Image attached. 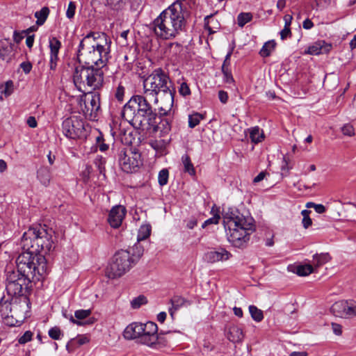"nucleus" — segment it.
Returning a JSON list of instances; mask_svg holds the SVG:
<instances>
[{"label": "nucleus", "mask_w": 356, "mask_h": 356, "mask_svg": "<svg viewBox=\"0 0 356 356\" xmlns=\"http://www.w3.org/2000/svg\"><path fill=\"white\" fill-rule=\"evenodd\" d=\"M13 82L12 81H8L5 83L4 89L2 90L1 92L4 94L6 97L10 95L13 92Z\"/></svg>", "instance_id": "49"}, {"label": "nucleus", "mask_w": 356, "mask_h": 356, "mask_svg": "<svg viewBox=\"0 0 356 356\" xmlns=\"http://www.w3.org/2000/svg\"><path fill=\"white\" fill-rule=\"evenodd\" d=\"M314 26V23L309 19H306L302 22V27L305 29L309 30Z\"/></svg>", "instance_id": "62"}, {"label": "nucleus", "mask_w": 356, "mask_h": 356, "mask_svg": "<svg viewBox=\"0 0 356 356\" xmlns=\"http://www.w3.org/2000/svg\"><path fill=\"white\" fill-rule=\"evenodd\" d=\"M222 216L228 241L236 248L243 247L255 230L254 219L251 216H245L236 209H228Z\"/></svg>", "instance_id": "3"}, {"label": "nucleus", "mask_w": 356, "mask_h": 356, "mask_svg": "<svg viewBox=\"0 0 356 356\" xmlns=\"http://www.w3.org/2000/svg\"><path fill=\"white\" fill-rule=\"evenodd\" d=\"M125 5L126 0H106V6L113 10H121Z\"/></svg>", "instance_id": "36"}, {"label": "nucleus", "mask_w": 356, "mask_h": 356, "mask_svg": "<svg viewBox=\"0 0 356 356\" xmlns=\"http://www.w3.org/2000/svg\"><path fill=\"white\" fill-rule=\"evenodd\" d=\"M197 224V221L195 218H190L186 222V227L188 229H193Z\"/></svg>", "instance_id": "63"}, {"label": "nucleus", "mask_w": 356, "mask_h": 356, "mask_svg": "<svg viewBox=\"0 0 356 356\" xmlns=\"http://www.w3.org/2000/svg\"><path fill=\"white\" fill-rule=\"evenodd\" d=\"M92 312L90 309H79L76 310L74 313V317L77 318L78 321L84 320L88 318Z\"/></svg>", "instance_id": "45"}, {"label": "nucleus", "mask_w": 356, "mask_h": 356, "mask_svg": "<svg viewBox=\"0 0 356 356\" xmlns=\"http://www.w3.org/2000/svg\"><path fill=\"white\" fill-rule=\"evenodd\" d=\"M96 146L102 152L109 149V145L105 143V139L102 133H99V136L96 137Z\"/></svg>", "instance_id": "39"}, {"label": "nucleus", "mask_w": 356, "mask_h": 356, "mask_svg": "<svg viewBox=\"0 0 356 356\" xmlns=\"http://www.w3.org/2000/svg\"><path fill=\"white\" fill-rule=\"evenodd\" d=\"M49 336L52 339H54V340H58L60 339V337L61 335H63L61 332V330L59 327H51L49 330Z\"/></svg>", "instance_id": "46"}, {"label": "nucleus", "mask_w": 356, "mask_h": 356, "mask_svg": "<svg viewBox=\"0 0 356 356\" xmlns=\"http://www.w3.org/2000/svg\"><path fill=\"white\" fill-rule=\"evenodd\" d=\"M332 312L336 316L346 318L354 316L353 301H338L331 307Z\"/></svg>", "instance_id": "17"}, {"label": "nucleus", "mask_w": 356, "mask_h": 356, "mask_svg": "<svg viewBox=\"0 0 356 356\" xmlns=\"http://www.w3.org/2000/svg\"><path fill=\"white\" fill-rule=\"evenodd\" d=\"M49 8L44 6L40 10L35 13L34 16L37 19L36 24L38 26H42L44 24L49 15Z\"/></svg>", "instance_id": "28"}, {"label": "nucleus", "mask_w": 356, "mask_h": 356, "mask_svg": "<svg viewBox=\"0 0 356 356\" xmlns=\"http://www.w3.org/2000/svg\"><path fill=\"white\" fill-rule=\"evenodd\" d=\"M127 213V209L122 205H116L111 208L108 216V222L113 228H118L121 226Z\"/></svg>", "instance_id": "16"}, {"label": "nucleus", "mask_w": 356, "mask_h": 356, "mask_svg": "<svg viewBox=\"0 0 356 356\" xmlns=\"http://www.w3.org/2000/svg\"><path fill=\"white\" fill-rule=\"evenodd\" d=\"M275 46L276 42L273 40L265 42L259 51V55L264 58L268 57L274 51Z\"/></svg>", "instance_id": "29"}, {"label": "nucleus", "mask_w": 356, "mask_h": 356, "mask_svg": "<svg viewBox=\"0 0 356 356\" xmlns=\"http://www.w3.org/2000/svg\"><path fill=\"white\" fill-rule=\"evenodd\" d=\"M179 92L181 95L186 97L191 95V90L188 85L186 82L181 83L179 88Z\"/></svg>", "instance_id": "51"}, {"label": "nucleus", "mask_w": 356, "mask_h": 356, "mask_svg": "<svg viewBox=\"0 0 356 356\" xmlns=\"http://www.w3.org/2000/svg\"><path fill=\"white\" fill-rule=\"evenodd\" d=\"M102 67H76L73 74L74 84L79 90L86 86L92 90L100 88L104 83Z\"/></svg>", "instance_id": "9"}, {"label": "nucleus", "mask_w": 356, "mask_h": 356, "mask_svg": "<svg viewBox=\"0 0 356 356\" xmlns=\"http://www.w3.org/2000/svg\"><path fill=\"white\" fill-rule=\"evenodd\" d=\"M50 59L49 67L51 70H55L57 65L58 54L61 47V42L56 37L49 38Z\"/></svg>", "instance_id": "21"}, {"label": "nucleus", "mask_w": 356, "mask_h": 356, "mask_svg": "<svg viewBox=\"0 0 356 356\" xmlns=\"http://www.w3.org/2000/svg\"><path fill=\"white\" fill-rule=\"evenodd\" d=\"M22 250L15 260L16 273L34 282L43 280L49 270L44 255L38 254L30 249Z\"/></svg>", "instance_id": "4"}, {"label": "nucleus", "mask_w": 356, "mask_h": 356, "mask_svg": "<svg viewBox=\"0 0 356 356\" xmlns=\"http://www.w3.org/2000/svg\"><path fill=\"white\" fill-rule=\"evenodd\" d=\"M252 19V15L250 13H241L237 17V23L240 27H243L248 22Z\"/></svg>", "instance_id": "37"}, {"label": "nucleus", "mask_w": 356, "mask_h": 356, "mask_svg": "<svg viewBox=\"0 0 356 356\" xmlns=\"http://www.w3.org/2000/svg\"><path fill=\"white\" fill-rule=\"evenodd\" d=\"M224 81L227 83H232L234 81L230 70H222Z\"/></svg>", "instance_id": "54"}, {"label": "nucleus", "mask_w": 356, "mask_h": 356, "mask_svg": "<svg viewBox=\"0 0 356 356\" xmlns=\"http://www.w3.org/2000/svg\"><path fill=\"white\" fill-rule=\"evenodd\" d=\"M76 3L74 1H70L68 4L67 9L66 10V17L71 19L74 18L76 11Z\"/></svg>", "instance_id": "47"}, {"label": "nucleus", "mask_w": 356, "mask_h": 356, "mask_svg": "<svg viewBox=\"0 0 356 356\" xmlns=\"http://www.w3.org/2000/svg\"><path fill=\"white\" fill-rule=\"evenodd\" d=\"M169 172L167 169H162L158 176V181L160 186H163L167 184L168 181Z\"/></svg>", "instance_id": "42"}, {"label": "nucleus", "mask_w": 356, "mask_h": 356, "mask_svg": "<svg viewBox=\"0 0 356 356\" xmlns=\"http://www.w3.org/2000/svg\"><path fill=\"white\" fill-rule=\"evenodd\" d=\"M333 332L337 335H341L342 333V327L339 324L332 323Z\"/></svg>", "instance_id": "61"}, {"label": "nucleus", "mask_w": 356, "mask_h": 356, "mask_svg": "<svg viewBox=\"0 0 356 356\" xmlns=\"http://www.w3.org/2000/svg\"><path fill=\"white\" fill-rule=\"evenodd\" d=\"M37 177L40 183L47 186L51 180V172L47 167H41L37 172Z\"/></svg>", "instance_id": "27"}, {"label": "nucleus", "mask_w": 356, "mask_h": 356, "mask_svg": "<svg viewBox=\"0 0 356 356\" xmlns=\"http://www.w3.org/2000/svg\"><path fill=\"white\" fill-rule=\"evenodd\" d=\"M186 26L182 3L177 1L160 13L150 24V29L156 38L168 40L179 35Z\"/></svg>", "instance_id": "2"}, {"label": "nucleus", "mask_w": 356, "mask_h": 356, "mask_svg": "<svg viewBox=\"0 0 356 356\" xmlns=\"http://www.w3.org/2000/svg\"><path fill=\"white\" fill-rule=\"evenodd\" d=\"M152 147L157 151L162 152L165 148V141L163 140H156L152 143Z\"/></svg>", "instance_id": "56"}, {"label": "nucleus", "mask_w": 356, "mask_h": 356, "mask_svg": "<svg viewBox=\"0 0 356 356\" xmlns=\"http://www.w3.org/2000/svg\"><path fill=\"white\" fill-rule=\"evenodd\" d=\"M88 342H89V338L86 335H79L76 338L72 339L67 343L66 348L70 352L71 351V349L86 344Z\"/></svg>", "instance_id": "25"}, {"label": "nucleus", "mask_w": 356, "mask_h": 356, "mask_svg": "<svg viewBox=\"0 0 356 356\" xmlns=\"http://www.w3.org/2000/svg\"><path fill=\"white\" fill-rule=\"evenodd\" d=\"M26 123L31 128L36 127L37 124H38L37 121H36L35 117H33V116L29 117L27 119Z\"/></svg>", "instance_id": "64"}, {"label": "nucleus", "mask_w": 356, "mask_h": 356, "mask_svg": "<svg viewBox=\"0 0 356 356\" xmlns=\"http://www.w3.org/2000/svg\"><path fill=\"white\" fill-rule=\"evenodd\" d=\"M54 231L46 225L31 227L22 237V249H30L38 254H47L55 248Z\"/></svg>", "instance_id": "8"}, {"label": "nucleus", "mask_w": 356, "mask_h": 356, "mask_svg": "<svg viewBox=\"0 0 356 356\" xmlns=\"http://www.w3.org/2000/svg\"><path fill=\"white\" fill-rule=\"evenodd\" d=\"M175 92L174 88H171L160 92L159 95L152 96L154 98V102L155 104L160 102L161 105L159 106V114H160L161 117L168 116L171 113L174 104Z\"/></svg>", "instance_id": "14"}, {"label": "nucleus", "mask_w": 356, "mask_h": 356, "mask_svg": "<svg viewBox=\"0 0 356 356\" xmlns=\"http://www.w3.org/2000/svg\"><path fill=\"white\" fill-rule=\"evenodd\" d=\"M341 131L345 136H353L355 135V129L350 124H344L341 128Z\"/></svg>", "instance_id": "48"}, {"label": "nucleus", "mask_w": 356, "mask_h": 356, "mask_svg": "<svg viewBox=\"0 0 356 356\" xmlns=\"http://www.w3.org/2000/svg\"><path fill=\"white\" fill-rule=\"evenodd\" d=\"M143 332H144V330H143V323H132L124 329L123 336L127 339H138V342L141 343Z\"/></svg>", "instance_id": "20"}, {"label": "nucleus", "mask_w": 356, "mask_h": 356, "mask_svg": "<svg viewBox=\"0 0 356 356\" xmlns=\"http://www.w3.org/2000/svg\"><path fill=\"white\" fill-rule=\"evenodd\" d=\"M120 136L122 144L113 143L112 152L122 171L127 173L135 172L143 163L138 150L128 146L134 139L132 131L120 130Z\"/></svg>", "instance_id": "5"}, {"label": "nucleus", "mask_w": 356, "mask_h": 356, "mask_svg": "<svg viewBox=\"0 0 356 356\" xmlns=\"http://www.w3.org/2000/svg\"><path fill=\"white\" fill-rule=\"evenodd\" d=\"M234 48H235V42H234V41H233L232 45H230V47H229V50L227 52V54L225 56V58L224 60L223 64L222 65V70H229V67L230 65L229 60H230L231 56L233 53Z\"/></svg>", "instance_id": "41"}, {"label": "nucleus", "mask_w": 356, "mask_h": 356, "mask_svg": "<svg viewBox=\"0 0 356 356\" xmlns=\"http://www.w3.org/2000/svg\"><path fill=\"white\" fill-rule=\"evenodd\" d=\"M152 227L149 224H144L140 226L138 233V241L147 238L151 234Z\"/></svg>", "instance_id": "31"}, {"label": "nucleus", "mask_w": 356, "mask_h": 356, "mask_svg": "<svg viewBox=\"0 0 356 356\" xmlns=\"http://www.w3.org/2000/svg\"><path fill=\"white\" fill-rule=\"evenodd\" d=\"M124 88L119 85V86L117 88L115 97L119 102H122L124 99Z\"/></svg>", "instance_id": "55"}, {"label": "nucleus", "mask_w": 356, "mask_h": 356, "mask_svg": "<svg viewBox=\"0 0 356 356\" xmlns=\"http://www.w3.org/2000/svg\"><path fill=\"white\" fill-rule=\"evenodd\" d=\"M181 160L184 167V171L191 175H194L195 174V170L189 156L188 154L183 155Z\"/></svg>", "instance_id": "32"}, {"label": "nucleus", "mask_w": 356, "mask_h": 356, "mask_svg": "<svg viewBox=\"0 0 356 356\" xmlns=\"http://www.w3.org/2000/svg\"><path fill=\"white\" fill-rule=\"evenodd\" d=\"M330 44H327L325 41H318L308 48L307 52L312 55H318L326 53L330 51Z\"/></svg>", "instance_id": "22"}, {"label": "nucleus", "mask_w": 356, "mask_h": 356, "mask_svg": "<svg viewBox=\"0 0 356 356\" xmlns=\"http://www.w3.org/2000/svg\"><path fill=\"white\" fill-rule=\"evenodd\" d=\"M13 52V44L8 40L0 41V58L3 60L9 61Z\"/></svg>", "instance_id": "23"}, {"label": "nucleus", "mask_w": 356, "mask_h": 356, "mask_svg": "<svg viewBox=\"0 0 356 356\" xmlns=\"http://www.w3.org/2000/svg\"><path fill=\"white\" fill-rule=\"evenodd\" d=\"M149 95H134L124 106L122 118L132 126L140 128L144 122H154L158 118L156 110L147 100Z\"/></svg>", "instance_id": "6"}, {"label": "nucleus", "mask_w": 356, "mask_h": 356, "mask_svg": "<svg viewBox=\"0 0 356 356\" xmlns=\"http://www.w3.org/2000/svg\"><path fill=\"white\" fill-rule=\"evenodd\" d=\"M185 302L184 298L181 296H175L170 299V303L175 310H178Z\"/></svg>", "instance_id": "44"}, {"label": "nucleus", "mask_w": 356, "mask_h": 356, "mask_svg": "<svg viewBox=\"0 0 356 356\" xmlns=\"http://www.w3.org/2000/svg\"><path fill=\"white\" fill-rule=\"evenodd\" d=\"M314 271L312 264L299 265L296 267V273L299 276H307Z\"/></svg>", "instance_id": "33"}, {"label": "nucleus", "mask_w": 356, "mask_h": 356, "mask_svg": "<svg viewBox=\"0 0 356 356\" xmlns=\"http://www.w3.org/2000/svg\"><path fill=\"white\" fill-rule=\"evenodd\" d=\"M311 212L310 210L307 209H304L301 211V215L302 216V224L305 229L309 228L312 225V220L309 217Z\"/></svg>", "instance_id": "38"}, {"label": "nucleus", "mask_w": 356, "mask_h": 356, "mask_svg": "<svg viewBox=\"0 0 356 356\" xmlns=\"http://www.w3.org/2000/svg\"><path fill=\"white\" fill-rule=\"evenodd\" d=\"M146 95L155 96L172 88L168 74L161 68L155 69L143 81Z\"/></svg>", "instance_id": "10"}, {"label": "nucleus", "mask_w": 356, "mask_h": 356, "mask_svg": "<svg viewBox=\"0 0 356 356\" xmlns=\"http://www.w3.org/2000/svg\"><path fill=\"white\" fill-rule=\"evenodd\" d=\"M24 34H25V33H24V31H22V33H19V32H17V31H15L14 33H13L14 41L17 44L19 43L24 38Z\"/></svg>", "instance_id": "60"}, {"label": "nucleus", "mask_w": 356, "mask_h": 356, "mask_svg": "<svg viewBox=\"0 0 356 356\" xmlns=\"http://www.w3.org/2000/svg\"><path fill=\"white\" fill-rule=\"evenodd\" d=\"M249 312L251 317L256 322H261L264 319L263 312L254 305L249 306Z\"/></svg>", "instance_id": "34"}, {"label": "nucleus", "mask_w": 356, "mask_h": 356, "mask_svg": "<svg viewBox=\"0 0 356 356\" xmlns=\"http://www.w3.org/2000/svg\"><path fill=\"white\" fill-rule=\"evenodd\" d=\"M218 98L221 103L226 104L229 99L227 92L224 90H219Z\"/></svg>", "instance_id": "59"}, {"label": "nucleus", "mask_w": 356, "mask_h": 356, "mask_svg": "<svg viewBox=\"0 0 356 356\" xmlns=\"http://www.w3.org/2000/svg\"><path fill=\"white\" fill-rule=\"evenodd\" d=\"M219 220H220V216L219 215H215L212 218H210L207 219V220H205L203 222V224L202 225V228H205L209 225H216V224L218 223Z\"/></svg>", "instance_id": "53"}, {"label": "nucleus", "mask_w": 356, "mask_h": 356, "mask_svg": "<svg viewBox=\"0 0 356 356\" xmlns=\"http://www.w3.org/2000/svg\"><path fill=\"white\" fill-rule=\"evenodd\" d=\"M32 67V64L29 61L22 62L20 64V67L25 74H29L31 71Z\"/></svg>", "instance_id": "57"}, {"label": "nucleus", "mask_w": 356, "mask_h": 356, "mask_svg": "<svg viewBox=\"0 0 356 356\" xmlns=\"http://www.w3.org/2000/svg\"><path fill=\"white\" fill-rule=\"evenodd\" d=\"M111 40L104 33L90 32L80 42L77 50L79 67H103L111 58Z\"/></svg>", "instance_id": "1"}, {"label": "nucleus", "mask_w": 356, "mask_h": 356, "mask_svg": "<svg viewBox=\"0 0 356 356\" xmlns=\"http://www.w3.org/2000/svg\"><path fill=\"white\" fill-rule=\"evenodd\" d=\"M33 333L31 331H26L24 334L20 337L18 339V342L20 344H25L30 341L32 339Z\"/></svg>", "instance_id": "52"}, {"label": "nucleus", "mask_w": 356, "mask_h": 356, "mask_svg": "<svg viewBox=\"0 0 356 356\" xmlns=\"http://www.w3.org/2000/svg\"><path fill=\"white\" fill-rule=\"evenodd\" d=\"M204 119V115L199 113H193L188 115V127L191 129L198 125L202 120Z\"/></svg>", "instance_id": "35"}, {"label": "nucleus", "mask_w": 356, "mask_h": 356, "mask_svg": "<svg viewBox=\"0 0 356 356\" xmlns=\"http://www.w3.org/2000/svg\"><path fill=\"white\" fill-rule=\"evenodd\" d=\"M143 330H144V332L141 337L142 344L153 347L156 343L163 342L162 334L163 333L162 332L158 333V327L155 323L149 321L143 324Z\"/></svg>", "instance_id": "15"}, {"label": "nucleus", "mask_w": 356, "mask_h": 356, "mask_svg": "<svg viewBox=\"0 0 356 356\" xmlns=\"http://www.w3.org/2000/svg\"><path fill=\"white\" fill-rule=\"evenodd\" d=\"M79 105L86 118L97 120L100 111V94L98 92H90L81 97Z\"/></svg>", "instance_id": "12"}, {"label": "nucleus", "mask_w": 356, "mask_h": 356, "mask_svg": "<svg viewBox=\"0 0 356 356\" xmlns=\"http://www.w3.org/2000/svg\"><path fill=\"white\" fill-rule=\"evenodd\" d=\"M291 36V31L290 28L284 27V29L280 31V38L282 40L286 39L287 38H290Z\"/></svg>", "instance_id": "58"}, {"label": "nucleus", "mask_w": 356, "mask_h": 356, "mask_svg": "<svg viewBox=\"0 0 356 356\" xmlns=\"http://www.w3.org/2000/svg\"><path fill=\"white\" fill-rule=\"evenodd\" d=\"M243 337V334L241 328L236 325L229 327L227 333V338L229 341L234 343L239 342L242 340Z\"/></svg>", "instance_id": "24"}, {"label": "nucleus", "mask_w": 356, "mask_h": 356, "mask_svg": "<svg viewBox=\"0 0 356 356\" xmlns=\"http://www.w3.org/2000/svg\"><path fill=\"white\" fill-rule=\"evenodd\" d=\"M331 259L328 253L316 254L313 256L312 266L313 268H317L327 263Z\"/></svg>", "instance_id": "26"}, {"label": "nucleus", "mask_w": 356, "mask_h": 356, "mask_svg": "<svg viewBox=\"0 0 356 356\" xmlns=\"http://www.w3.org/2000/svg\"><path fill=\"white\" fill-rule=\"evenodd\" d=\"M143 252L144 248L138 243L127 250H118L106 268V276L110 279L122 277L138 263Z\"/></svg>", "instance_id": "7"}, {"label": "nucleus", "mask_w": 356, "mask_h": 356, "mask_svg": "<svg viewBox=\"0 0 356 356\" xmlns=\"http://www.w3.org/2000/svg\"><path fill=\"white\" fill-rule=\"evenodd\" d=\"M147 302V298L143 295H140L131 300V305L133 309H138Z\"/></svg>", "instance_id": "40"}, {"label": "nucleus", "mask_w": 356, "mask_h": 356, "mask_svg": "<svg viewBox=\"0 0 356 356\" xmlns=\"http://www.w3.org/2000/svg\"><path fill=\"white\" fill-rule=\"evenodd\" d=\"M6 290L8 296L13 297L12 301L17 302L19 297L23 298L24 304L27 303V295L29 290L31 288L32 280H27L26 277L19 275V273L13 271L8 275L6 280Z\"/></svg>", "instance_id": "11"}, {"label": "nucleus", "mask_w": 356, "mask_h": 356, "mask_svg": "<svg viewBox=\"0 0 356 356\" xmlns=\"http://www.w3.org/2000/svg\"><path fill=\"white\" fill-rule=\"evenodd\" d=\"M64 316H65V318H69L70 322H72V323L76 324L77 325L81 326V325H86V324L89 325V324L93 323V321L92 320H90V319L85 321H78L77 318L75 319L72 315H70L68 316L66 314H64Z\"/></svg>", "instance_id": "50"}, {"label": "nucleus", "mask_w": 356, "mask_h": 356, "mask_svg": "<svg viewBox=\"0 0 356 356\" xmlns=\"http://www.w3.org/2000/svg\"><path fill=\"white\" fill-rule=\"evenodd\" d=\"M232 256L230 252L225 249L220 248L212 250L204 254V259L209 263H215L220 261H226Z\"/></svg>", "instance_id": "19"}, {"label": "nucleus", "mask_w": 356, "mask_h": 356, "mask_svg": "<svg viewBox=\"0 0 356 356\" xmlns=\"http://www.w3.org/2000/svg\"><path fill=\"white\" fill-rule=\"evenodd\" d=\"M63 134L71 139L85 138L87 136L85 122L76 116L65 119L62 124Z\"/></svg>", "instance_id": "13"}, {"label": "nucleus", "mask_w": 356, "mask_h": 356, "mask_svg": "<svg viewBox=\"0 0 356 356\" xmlns=\"http://www.w3.org/2000/svg\"><path fill=\"white\" fill-rule=\"evenodd\" d=\"M106 159L102 156H97L94 160V164L97 168L100 174L105 171Z\"/></svg>", "instance_id": "43"}, {"label": "nucleus", "mask_w": 356, "mask_h": 356, "mask_svg": "<svg viewBox=\"0 0 356 356\" xmlns=\"http://www.w3.org/2000/svg\"><path fill=\"white\" fill-rule=\"evenodd\" d=\"M158 114V118L154 120V122H149L147 124L152 128L153 132L156 133L160 131L162 134H168L171 129V117L170 114L168 116L161 117Z\"/></svg>", "instance_id": "18"}, {"label": "nucleus", "mask_w": 356, "mask_h": 356, "mask_svg": "<svg viewBox=\"0 0 356 356\" xmlns=\"http://www.w3.org/2000/svg\"><path fill=\"white\" fill-rule=\"evenodd\" d=\"M250 138L255 144L262 141L264 138L263 131L259 127H254L250 129Z\"/></svg>", "instance_id": "30"}]
</instances>
